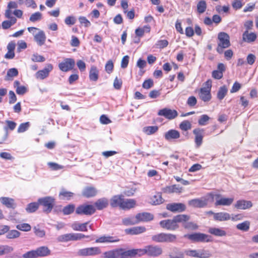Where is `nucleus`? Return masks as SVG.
Masks as SVG:
<instances>
[{
    "instance_id": "nucleus-46",
    "label": "nucleus",
    "mask_w": 258,
    "mask_h": 258,
    "mask_svg": "<svg viewBox=\"0 0 258 258\" xmlns=\"http://www.w3.org/2000/svg\"><path fill=\"white\" fill-rule=\"evenodd\" d=\"M74 194L71 191L62 189L59 193V197H62V199L70 200L74 196Z\"/></svg>"
},
{
    "instance_id": "nucleus-10",
    "label": "nucleus",
    "mask_w": 258,
    "mask_h": 258,
    "mask_svg": "<svg viewBox=\"0 0 258 258\" xmlns=\"http://www.w3.org/2000/svg\"><path fill=\"white\" fill-rule=\"evenodd\" d=\"M75 65V61L74 59L68 58L64 59L62 62L59 63L58 68L62 72H68L72 70Z\"/></svg>"
},
{
    "instance_id": "nucleus-27",
    "label": "nucleus",
    "mask_w": 258,
    "mask_h": 258,
    "mask_svg": "<svg viewBox=\"0 0 258 258\" xmlns=\"http://www.w3.org/2000/svg\"><path fill=\"white\" fill-rule=\"evenodd\" d=\"M6 122L7 123V126H4V130L6 133L4 135L3 139L2 140V141H0V144H2L3 142L7 140L8 137V130L10 129L11 131H13L17 125V123L13 121L7 120L6 121Z\"/></svg>"
},
{
    "instance_id": "nucleus-52",
    "label": "nucleus",
    "mask_w": 258,
    "mask_h": 258,
    "mask_svg": "<svg viewBox=\"0 0 258 258\" xmlns=\"http://www.w3.org/2000/svg\"><path fill=\"white\" fill-rule=\"evenodd\" d=\"M164 201V200L162 198V196L160 194H158L155 195L151 199V203L153 205H157L162 204Z\"/></svg>"
},
{
    "instance_id": "nucleus-33",
    "label": "nucleus",
    "mask_w": 258,
    "mask_h": 258,
    "mask_svg": "<svg viewBox=\"0 0 258 258\" xmlns=\"http://www.w3.org/2000/svg\"><path fill=\"white\" fill-rule=\"evenodd\" d=\"M108 200L106 198L99 199L94 203V206L98 210H101L106 208L108 205Z\"/></svg>"
},
{
    "instance_id": "nucleus-47",
    "label": "nucleus",
    "mask_w": 258,
    "mask_h": 258,
    "mask_svg": "<svg viewBox=\"0 0 258 258\" xmlns=\"http://www.w3.org/2000/svg\"><path fill=\"white\" fill-rule=\"evenodd\" d=\"M39 204L37 203H31L27 205L26 210L28 213H33L35 212L38 208Z\"/></svg>"
},
{
    "instance_id": "nucleus-22",
    "label": "nucleus",
    "mask_w": 258,
    "mask_h": 258,
    "mask_svg": "<svg viewBox=\"0 0 258 258\" xmlns=\"http://www.w3.org/2000/svg\"><path fill=\"white\" fill-rule=\"evenodd\" d=\"M138 223L140 222H148L154 219V216L148 212H143L136 215Z\"/></svg>"
},
{
    "instance_id": "nucleus-16",
    "label": "nucleus",
    "mask_w": 258,
    "mask_h": 258,
    "mask_svg": "<svg viewBox=\"0 0 258 258\" xmlns=\"http://www.w3.org/2000/svg\"><path fill=\"white\" fill-rule=\"evenodd\" d=\"M189 206L194 208H204L208 204V200L205 198L194 199L188 202Z\"/></svg>"
},
{
    "instance_id": "nucleus-58",
    "label": "nucleus",
    "mask_w": 258,
    "mask_h": 258,
    "mask_svg": "<svg viewBox=\"0 0 258 258\" xmlns=\"http://www.w3.org/2000/svg\"><path fill=\"white\" fill-rule=\"evenodd\" d=\"M185 229L189 230H196L198 228L197 224L192 222H188V221L183 224V226Z\"/></svg>"
},
{
    "instance_id": "nucleus-59",
    "label": "nucleus",
    "mask_w": 258,
    "mask_h": 258,
    "mask_svg": "<svg viewBox=\"0 0 258 258\" xmlns=\"http://www.w3.org/2000/svg\"><path fill=\"white\" fill-rule=\"evenodd\" d=\"M18 71L16 68H12L9 69L7 73L6 79L9 80L10 78H13L17 76Z\"/></svg>"
},
{
    "instance_id": "nucleus-4",
    "label": "nucleus",
    "mask_w": 258,
    "mask_h": 258,
    "mask_svg": "<svg viewBox=\"0 0 258 258\" xmlns=\"http://www.w3.org/2000/svg\"><path fill=\"white\" fill-rule=\"evenodd\" d=\"M104 258H128L127 250L123 248H115L103 253Z\"/></svg>"
},
{
    "instance_id": "nucleus-15",
    "label": "nucleus",
    "mask_w": 258,
    "mask_h": 258,
    "mask_svg": "<svg viewBox=\"0 0 258 258\" xmlns=\"http://www.w3.org/2000/svg\"><path fill=\"white\" fill-rule=\"evenodd\" d=\"M52 69V65L49 63L47 64L43 70H40L36 73L35 77L37 79L43 80L49 76V73Z\"/></svg>"
},
{
    "instance_id": "nucleus-49",
    "label": "nucleus",
    "mask_w": 258,
    "mask_h": 258,
    "mask_svg": "<svg viewBox=\"0 0 258 258\" xmlns=\"http://www.w3.org/2000/svg\"><path fill=\"white\" fill-rule=\"evenodd\" d=\"M207 8V4L205 1H200L197 4V11L199 14L204 13Z\"/></svg>"
},
{
    "instance_id": "nucleus-19",
    "label": "nucleus",
    "mask_w": 258,
    "mask_h": 258,
    "mask_svg": "<svg viewBox=\"0 0 258 258\" xmlns=\"http://www.w3.org/2000/svg\"><path fill=\"white\" fill-rule=\"evenodd\" d=\"M199 97L204 102L209 101L212 98L211 90L209 89V87H203L201 88L199 92Z\"/></svg>"
},
{
    "instance_id": "nucleus-45",
    "label": "nucleus",
    "mask_w": 258,
    "mask_h": 258,
    "mask_svg": "<svg viewBox=\"0 0 258 258\" xmlns=\"http://www.w3.org/2000/svg\"><path fill=\"white\" fill-rule=\"evenodd\" d=\"M250 227V222L245 221L241 223H239L236 225V228L238 230L247 231L249 230Z\"/></svg>"
},
{
    "instance_id": "nucleus-28",
    "label": "nucleus",
    "mask_w": 258,
    "mask_h": 258,
    "mask_svg": "<svg viewBox=\"0 0 258 258\" xmlns=\"http://www.w3.org/2000/svg\"><path fill=\"white\" fill-rule=\"evenodd\" d=\"M123 198L124 195H115L113 196L110 199V206L113 208L119 207L120 208Z\"/></svg>"
},
{
    "instance_id": "nucleus-64",
    "label": "nucleus",
    "mask_w": 258,
    "mask_h": 258,
    "mask_svg": "<svg viewBox=\"0 0 258 258\" xmlns=\"http://www.w3.org/2000/svg\"><path fill=\"white\" fill-rule=\"evenodd\" d=\"M113 67L114 66L112 61L111 60H108L106 62L105 67L106 72L108 74H110L113 71Z\"/></svg>"
},
{
    "instance_id": "nucleus-36",
    "label": "nucleus",
    "mask_w": 258,
    "mask_h": 258,
    "mask_svg": "<svg viewBox=\"0 0 258 258\" xmlns=\"http://www.w3.org/2000/svg\"><path fill=\"white\" fill-rule=\"evenodd\" d=\"M37 257H44L50 254V250L45 246H43L37 248L36 249Z\"/></svg>"
},
{
    "instance_id": "nucleus-50",
    "label": "nucleus",
    "mask_w": 258,
    "mask_h": 258,
    "mask_svg": "<svg viewBox=\"0 0 258 258\" xmlns=\"http://www.w3.org/2000/svg\"><path fill=\"white\" fill-rule=\"evenodd\" d=\"M75 209V206L74 204H69L63 208L62 212L64 215H68L73 213Z\"/></svg>"
},
{
    "instance_id": "nucleus-43",
    "label": "nucleus",
    "mask_w": 258,
    "mask_h": 258,
    "mask_svg": "<svg viewBox=\"0 0 258 258\" xmlns=\"http://www.w3.org/2000/svg\"><path fill=\"white\" fill-rule=\"evenodd\" d=\"M122 223L123 225L125 226L135 225L138 224V221L136 218V216L135 217L132 216L127 218H125L122 219Z\"/></svg>"
},
{
    "instance_id": "nucleus-41",
    "label": "nucleus",
    "mask_w": 258,
    "mask_h": 258,
    "mask_svg": "<svg viewBox=\"0 0 258 258\" xmlns=\"http://www.w3.org/2000/svg\"><path fill=\"white\" fill-rule=\"evenodd\" d=\"M118 239H114L111 236H101L96 240V243L114 242L118 241Z\"/></svg>"
},
{
    "instance_id": "nucleus-8",
    "label": "nucleus",
    "mask_w": 258,
    "mask_h": 258,
    "mask_svg": "<svg viewBox=\"0 0 258 258\" xmlns=\"http://www.w3.org/2000/svg\"><path fill=\"white\" fill-rule=\"evenodd\" d=\"M101 253V250L99 247L84 248L79 249L78 251V255L83 256H95Z\"/></svg>"
},
{
    "instance_id": "nucleus-1",
    "label": "nucleus",
    "mask_w": 258,
    "mask_h": 258,
    "mask_svg": "<svg viewBox=\"0 0 258 258\" xmlns=\"http://www.w3.org/2000/svg\"><path fill=\"white\" fill-rule=\"evenodd\" d=\"M176 239V235L167 233H160L151 237L152 241L157 243H173Z\"/></svg>"
},
{
    "instance_id": "nucleus-37",
    "label": "nucleus",
    "mask_w": 258,
    "mask_h": 258,
    "mask_svg": "<svg viewBox=\"0 0 258 258\" xmlns=\"http://www.w3.org/2000/svg\"><path fill=\"white\" fill-rule=\"evenodd\" d=\"M256 38V35L254 33H248L247 30H246L243 34L242 38L243 41L250 43L255 41Z\"/></svg>"
},
{
    "instance_id": "nucleus-24",
    "label": "nucleus",
    "mask_w": 258,
    "mask_h": 258,
    "mask_svg": "<svg viewBox=\"0 0 258 258\" xmlns=\"http://www.w3.org/2000/svg\"><path fill=\"white\" fill-rule=\"evenodd\" d=\"M16 44L14 41H11L10 42L7 46V48L8 50L7 53L5 55V58L6 59H11L15 57L14 50L15 49Z\"/></svg>"
},
{
    "instance_id": "nucleus-17",
    "label": "nucleus",
    "mask_w": 258,
    "mask_h": 258,
    "mask_svg": "<svg viewBox=\"0 0 258 258\" xmlns=\"http://www.w3.org/2000/svg\"><path fill=\"white\" fill-rule=\"evenodd\" d=\"M216 206H230L234 201L233 198H227L221 197L220 194L216 195Z\"/></svg>"
},
{
    "instance_id": "nucleus-62",
    "label": "nucleus",
    "mask_w": 258,
    "mask_h": 258,
    "mask_svg": "<svg viewBox=\"0 0 258 258\" xmlns=\"http://www.w3.org/2000/svg\"><path fill=\"white\" fill-rule=\"evenodd\" d=\"M31 60L34 62H43L45 58L42 55L35 53L32 56Z\"/></svg>"
},
{
    "instance_id": "nucleus-42",
    "label": "nucleus",
    "mask_w": 258,
    "mask_h": 258,
    "mask_svg": "<svg viewBox=\"0 0 258 258\" xmlns=\"http://www.w3.org/2000/svg\"><path fill=\"white\" fill-rule=\"evenodd\" d=\"M228 92L227 88L225 86H221L219 88L217 94V97L219 100H222L226 95Z\"/></svg>"
},
{
    "instance_id": "nucleus-14",
    "label": "nucleus",
    "mask_w": 258,
    "mask_h": 258,
    "mask_svg": "<svg viewBox=\"0 0 258 258\" xmlns=\"http://www.w3.org/2000/svg\"><path fill=\"white\" fill-rule=\"evenodd\" d=\"M166 209L173 213L182 212L185 210L186 206L182 203H173L167 204Z\"/></svg>"
},
{
    "instance_id": "nucleus-13",
    "label": "nucleus",
    "mask_w": 258,
    "mask_h": 258,
    "mask_svg": "<svg viewBox=\"0 0 258 258\" xmlns=\"http://www.w3.org/2000/svg\"><path fill=\"white\" fill-rule=\"evenodd\" d=\"M161 247L158 245H149L147 246V255L152 257H157L162 253Z\"/></svg>"
},
{
    "instance_id": "nucleus-7",
    "label": "nucleus",
    "mask_w": 258,
    "mask_h": 258,
    "mask_svg": "<svg viewBox=\"0 0 258 258\" xmlns=\"http://www.w3.org/2000/svg\"><path fill=\"white\" fill-rule=\"evenodd\" d=\"M184 253L187 256L198 258H209L211 256L208 250L204 249H187L184 251Z\"/></svg>"
},
{
    "instance_id": "nucleus-29",
    "label": "nucleus",
    "mask_w": 258,
    "mask_h": 258,
    "mask_svg": "<svg viewBox=\"0 0 258 258\" xmlns=\"http://www.w3.org/2000/svg\"><path fill=\"white\" fill-rule=\"evenodd\" d=\"M146 231L144 226H136L125 229L126 234L131 235H137L142 233Z\"/></svg>"
},
{
    "instance_id": "nucleus-21",
    "label": "nucleus",
    "mask_w": 258,
    "mask_h": 258,
    "mask_svg": "<svg viewBox=\"0 0 258 258\" xmlns=\"http://www.w3.org/2000/svg\"><path fill=\"white\" fill-rule=\"evenodd\" d=\"M98 191L93 186H86L82 190V195L83 197L89 198L95 197L97 194Z\"/></svg>"
},
{
    "instance_id": "nucleus-25",
    "label": "nucleus",
    "mask_w": 258,
    "mask_h": 258,
    "mask_svg": "<svg viewBox=\"0 0 258 258\" xmlns=\"http://www.w3.org/2000/svg\"><path fill=\"white\" fill-rule=\"evenodd\" d=\"M208 232L217 237L226 236L227 232L222 228L210 227L208 229Z\"/></svg>"
},
{
    "instance_id": "nucleus-9",
    "label": "nucleus",
    "mask_w": 258,
    "mask_h": 258,
    "mask_svg": "<svg viewBox=\"0 0 258 258\" xmlns=\"http://www.w3.org/2000/svg\"><path fill=\"white\" fill-rule=\"evenodd\" d=\"M95 212V209L91 205L83 204L79 206L76 209L78 215H91Z\"/></svg>"
},
{
    "instance_id": "nucleus-6",
    "label": "nucleus",
    "mask_w": 258,
    "mask_h": 258,
    "mask_svg": "<svg viewBox=\"0 0 258 258\" xmlns=\"http://www.w3.org/2000/svg\"><path fill=\"white\" fill-rule=\"evenodd\" d=\"M88 237L82 233H68L59 235L57 238V240L59 242H67L71 240H78Z\"/></svg>"
},
{
    "instance_id": "nucleus-60",
    "label": "nucleus",
    "mask_w": 258,
    "mask_h": 258,
    "mask_svg": "<svg viewBox=\"0 0 258 258\" xmlns=\"http://www.w3.org/2000/svg\"><path fill=\"white\" fill-rule=\"evenodd\" d=\"M30 127L29 122H26L21 123L18 127L17 132L18 133H24Z\"/></svg>"
},
{
    "instance_id": "nucleus-38",
    "label": "nucleus",
    "mask_w": 258,
    "mask_h": 258,
    "mask_svg": "<svg viewBox=\"0 0 258 258\" xmlns=\"http://www.w3.org/2000/svg\"><path fill=\"white\" fill-rule=\"evenodd\" d=\"M88 224V222H85L84 223H80L79 222H76L72 224V228L76 231H87V226Z\"/></svg>"
},
{
    "instance_id": "nucleus-51",
    "label": "nucleus",
    "mask_w": 258,
    "mask_h": 258,
    "mask_svg": "<svg viewBox=\"0 0 258 258\" xmlns=\"http://www.w3.org/2000/svg\"><path fill=\"white\" fill-rule=\"evenodd\" d=\"M191 128V124L188 120H184L179 124V128L183 131H187Z\"/></svg>"
},
{
    "instance_id": "nucleus-40",
    "label": "nucleus",
    "mask_w": 258,
    "mask_h": 258,
    "mask_svg": "<svg viewBox=\"0 0 258 258\" xmlns=\"http://www.w3.org/2000/svg\"><path fill=\"white\" fill-rule=\"evenodd\" d=\"M174 219L176 222V223H181L183 226V224L188 221L190 219V217L188 215L185 214H180L174 216Z\"/></svg>"
},
{
    "instance_id": "nucleus-35",
    "label": "nucleus",
    "mask_w": 258,
    "mask_h": 258,
    "mask_svg": "<svg viewBox=\"0 0 258 258\" xmlns=\"http://www.w3.org/2000/svg\"><path fill=\"white\" fill-rule=\"evenodd\" d=\"M230 215L226 212H219L214 214V219L216 221H224L230 219Z\"/></svg>"
},
{
    "instance_id": "nucleus-56",
    "label": "nucleus",
    "mask_w": 258,
    "mask_h": 258,
    "mask_svg": "<svg viewBox=\"0 0 258 258\" xmlns=\"http://www.w3.org/2000/svg\"><path fill=\"white\" fill-rule=\"evenodd\" d=\"M210 117L207 114L202 115L198 120V123L200 125L204 126L208 124Z\"/></svg>"
},
{
    "instance_id": "nucleus-3",
    "label": "nucleus",
    "mask_w": 258,
    "mask_h": 258,
    "mask_svg": "<svg viewBox=\"0 0 258 258\" xmlns=\"http://www.w3.org/2000/svg\"><path fill=\"white\" fill-rule=\"evenodd\" d=\"M218 47L217 51L220 53H222L224 48H228L230 45V37L225 32H220L218 35Z\"/></svg>"
},
{
    "instance_id": "nucleus-39",
    "label": "nucleus",
    "mask_w": 258,
    "mask_h": 258,
    "mask_svg": "<svg viewBox=\"0 0 258 258\" xmlns=\"http://www.w3.org/2000/svg\"><path fill=\"white\" fill-rule=\"evenodd\" d=\"M99 72L97 68L93 66L89 72V79L91 81H96L98 79Z\"/></svg>"
},
{
    "instance_id": "nucleus-63",
    "label": "nucleus",
    "mask_w": 258,
    "mask_h": 258,
    "mask_svg": "<svg viewBox=\"0 0 258 258\" xmlns=\"http://www.w3.org/2000/svg\"><path fill=\"white\" fill-rule=\"evenodd\" d=\"M35 235L39 237H43L45 235V232L44 230L35 226L33 228Z\"/></svg>"
},
{
    "instance_id": "nucleus-12",
    "label": "nucleus",
    "mask_w": 258,
    "mask_h": 258,
    "mask_svg": "<svg viewBox=\"0 0 258 258\" xmlns=\"http://www.w3.org/2000/svg\"><path fill=\"white\" fill-rule=\"evenodd\" d=\"M158 115L164 116L165 118L169 120H172L177 116L178 113L177 111L174 109L164 108L158 111Z\"/></svg>"
},
{
    "instance_id": "nucleus-5",
    "label": "nucleus",
    "mask_w": 258,
    "mask_h": 258,
    "mask_svg": "<svg viewBox=\"0 0 258 258\" xmlns=\"http://www.w3.org/2000/svg\"><path fill=\"white\" fill-rule=\"evenodd\" d=\"M38 204L43 207V212L50 213L54 205V199L52 197H45L38 200Z\"/></svg>"
},
{
    "instance_id": "nucleus-53",
    "label": "nucleus",
    "mask_w": 258,
    "mask_h": 258,
    "mask_svg": "<svg viewBox=\"0 0 258 258\" xmlns=\"http://www.w3.org/2000/svg\"><path fill=\"white\" fill-rule=\"evenodd\" d=\"M13 251V248L8 245L0 246V255L7 254Z\"/></svg>"
},
{
    "instance_id": "nucleus-2",
    "label": "nucleus",
    "mask_w": 258,
    "mask_h": 258,
    "mask_svg": "<svg viewBox=\"0 0 258 258\" xmlns=\"http://www.w3.org/2000/svg\"><path fill=\"white\" fill-rule=\"evenodd\" d=\"M184 237L194 242H209L212 241L210 235L200 232L185 234Z\"/></svg>"
},
{
    "instance_id": "nucleus-18",
    "label": "nucleus",
    "mask_w": 258,
    "mask_h": 258,
    "mask_svg": "<svg viewBox=\"0 0 258 258\" xmlns=\"http://www.w3.org/2000/svg\"><path fill=\"white\" fill-rule=\"evenodd\" d=\"M204 132V130L200 128H197L193 130V134L195 135V142L197 148H199L202 144Z\"/></svg>"
},
{
    "instance_id": "nucleus-57",
    "label": "nucleus",
    "mask_w": 258,
    "mask_h": 258,
    "mask_svg": "<svg viewBox=\"0 0 258 258\" xmlns=\"http://www.w3.org/2000/svg\"><path fill=\"white\" fill-rule=\"evenodd\" d=\"M16 228L23 231H29L31 230V227L28 223H22L16 225Z\"/></svg>"
},
{
    "instance_id": "nucleus-44",
    "label": "nucleus",
    "mask_w": 258,
    "mask_h": 258,
    "mask_svg": "<svg viewBox=\"0 0 258 258\" xmlns=\"http://www.w3.org/2000/svg\"><path fill=\"white\" fill-rule=\"evenodd\" d=\"M170 258H184L182 252L179 251L176 247L173 248L172 251L169 254Z\"/></svg>"
},
{
    "instance_id": "nucleus-48",
    "label": "nucleus",
    "mask_w": 258,
    "mask_h": 258,
    "mask_svg": "<svg viewBox=\"0 0 258 258\" xmlns=\"http://www.w3.org/2000/svg\"><path fill=\"white\" fill-rule=\"evenodd\" d=\"M158 130L157 126H149L143 128V132L148 135L155 133Z\"/></svg>"
},
{
    "instance_id": "nucleus-20",
    "label": "nucleus",
    "mask_w": 258,
    "mask_h": 258,
    "mask_svg": "<svg viewBox=\"0 0 258 258\" xmlns=\"http://www.w3.org/2000/svg\"><path fill=\"white\" fill-rule=\"evenodd\" d=\"M180 137V133L176 130H170L164 134L165 140L168 141H172L178 139Z\"/></svg>"
},
{
    "instance_id": "nucleus-54",
    "label": "nucleus",
    "mask_w": 258,
    "mask_h": 258,
    "mask_svg": "<svg viewBox=\"0 0 258 258\" xmlns=\"http://www.w3.org/2000/svg\"><path fill=\"white\" fill-rule=\"evenodd\" d=\"M20 235V232L16 230H9L6 235V237L8 239H13L19 237Z\"/></svg>"
},
{
    "instance_id": "nucleus-55",
    "label": "nucleus",
    "mask_w": 258,
    "mask_h": 258,
    "mask_svg": "<svg viewBox=\"0 0 258 258\" xmlns=\"http://www.w3.org/2000/svg\"><path fill=\"white\" fill-rule=\"evenodd\" d=\"M42 14L39 12H35L32 14L29 18L30 21L32 22H35L40 21L42 19Z\"/></svg>"
},
{
    "instance_id": "nucleus-23",
    "label": "nucleus",
    "mask_w": 258,
    "mask_h": 258,
    "mask_svg": "<svg viewBox=\"0 0 258 258\" xmlns=\"http://www.w3.org/2000/svg\"><path fill=\"white\" fill-rule=\"evenodd\" d=\"M252 206V203L250 201L244 200H238L235 203L234 207L236 209L246 210L250 208Z\"/></svg>"
},
{
    "instance_id": "nucleus-61",
    "label": "nucleus",
    "mask_w": 258,
    "mask_h": 258,
    "mask_svg": "<svg viewBox=\"0 0 258 258\" xmlns=\"http://www.w3.org/2000/svg\"><path fill=\"white\" fill-rule=\"evenodd\" d=\"M36 250H33L26 252L22 255V258H37Z\"/></svg>"
},
{
    "instance_id": "nucleus-34",
    "label": "nucleus",
    "mask_w": 258,
    "mask_h": 258,
    "mask_svg": "<svg viewBox=\"0 0 258 258\" xmlns=\"http://www.w3.org/2000/svg\"><path fill=\"white\" fill-rule=\"evenodd\" d=\"M164 192L171 194L173 192L180 193L182 192V187L179 185L174 184L171 186H168L163 188Z\"/></svg>"
},
{
    "instance_id": "nucleus-26",
    "label": "nucleus",
    "mask_w": 258,
    "mask_h": 258,
    "mask_svg": "<svg viewBox=\"0 0 258 258\" xmlns=\"http://www.w3.org/2000/svg\"><path fill=\"white\" fill-rule=\"evenodd\" d=\"M0 202L2 204L5 205L8 208L15 209L16 207V204L15 200L9 197H1L0 198Z\"/></svg>"
},
{
    "instance_id": "nucleus-11",
    "label": "nucleus",
    "mask_w": 258,
    "mask_h": 258,
    "mask_svg": "<svg viewBox=\"0 0 258 258\" xmlns=\"http://www.w3.org/2000/svg\"><path fill=\"white\" fill-rule=\"evenodd\" d=\"M159 224L163 228L170 231H174L179 228V225L176 223L174 218L172 219L161 221Z\"/></svg>"
},
{
    "instance_id": "nucleus-31",
    "label": "nucleus",
    "mask_w": 258,
    "mask_h": 258,
    "mask_svg": "<svg viewBox=\"0 0 258 258\" xmlns=\"http://www.w3.org/2000/svg\"><path fill=\"white\" fill-rule=\"evenodd\" d=\"M34 40L39 46L43 45L46 40V35L42 30H39L38 33L34 35Z\"/></svg>"
},
{
    "instance_id": "nucleus-30",
    "label": "nucleus",
    "mask_w": 258,
    "mask_h": 258,
    "mask_svg": "<svg viewBox=\"0 0 258 258\" xmlns=\"http://www.w3.org/2000/svg\"><path fill=\"white\" fill-rule=\"evenodd\" d=\"M136 204V202L134 199H123L120 209L122 210H129L134 208Z\"/></svg>"
},
{
    "instance_id": "nucleus-32",
    "label": "nucleus",
    "mask_w": 258,
    "mask_h": 258,
    "mask_svg": "<svg viewBox=\"0 0 258 258\" xmlns=\"http://www.w3.org/2000/svg\"><path fill=\"white\" fill-rule=\"evenodd\" d=\"M128 257H133L136 255L141 256L144 254H147V246H145L144 248L140 249H133L127 250Z\"/></svg>"
}]
</instances>
